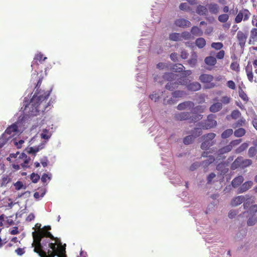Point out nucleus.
Instances as JSON below:
<instances>
[{"mask_svg": "<svg viewBox=\"0 0 257 257\" xmlns=\"http://www.w3.org/2000/svg\"><path fill=\"white\" fill-rule=\"evenodd\" d=\"M50 91H39L35 93L29 103L24 101V111L29 115H37L40 112H43L46 108V100L50 95Z\"/></svg>", "mask_w": 257, "mask_h": 257, "instance_id": "1", "label": "nucleus"}, {"mask_svg": "<svg viewBox=\"0 0 257 257\" xmlns=\"http://www.w3.org/2000/svg\"><path fill=\"white\" fill-rule=\"evenodd\" d=\"M33 229L34 231L32 232V236L33 238V242L32 244V246L34 247V252L39 254V256L45 257L46 255V253L40 251L39 247H41V241L44 237H49L50 238H54V236L47 230L51 229L50 226H45L44 228H41V224L40 223H36L35 227Z\"/></svg>", "mask_w": 257, "mask_h": 257, "instance_id": "2", "label": "nucleus"}, {"mask_svg": "<svg viewBox=\"0 0 257 257\" xmlns=\"http://www.w3.org/2000/svg\"><path fill=\"white\" fill-rule=\"evenodd\" d=\"M191 74V71L190 70H187L184 73L185 76H189ZM183 75V74H176L173 73L165 74L164 76V79H166L169 81L166 86V88L170 90H173L179 83L183 85L186 84L187 81L184 78V76L183 77V79H181Z\"/></svg>", "mask_w": 257, "mask_h": 257, "instance_id": "3", "label": "nucleus"}, {"mask_svg": "<svg viewBox=\"0 0 257 257\" xmlns=\"http://www.w3.org/2000/svg\"><path fill=\"white\" fill-rule=\"evenodd\" d=\"M21 123L20 122H17L7 128L5 133L0 138V148L2 147L12 138L18 135L21 133Z\"/></svg>", "mask_w": 257, "mask_h": 257, "instance_id": "4", "label": "nucleus"}, {"mask_svg": "<svg viewBox=\"0 0 257 257\" xmlns=\"http://www.w3.org/2000/svg\"><path fill=\"white\" fill-rule=\"evenodd\" d=\"M11 157H14L17 158V163L20 164V165L24 168L27 166L30 161V158L25 153H22L21 154L16 153L15 154H11Z\"/></svg>", "mask_w": 257, "mask_h": 257, "instance_id": "5", "label": "nucleus"}, {"mask_svg": "<svg viewBox=\"0 0 257 257\" xmlns=\"http://www.w3.org/2000/svg\"><path fill=\"white\" fill-rule=\"evenodd\" d=\"M251 14L249 11L245 9L240 10L235 18V22L236 23H240L242 20L247 21L250 17Z\"/></svg>", "mask_w": 257, "mask_h": 257, "instance_id": "6", "label": "nucleus"}, {"mask_svg": "<svg viewBox=\"0 0 257 257\" xmlns=\"http://www.w3.org/2000/svg\"><path fill=\"white\" fill-rule=\"evenodd\" d=\"M217 122L214 119V115L211 114L208 115L205 124L202 125V127L204 129H209L215 126Z\"/></svg>", "mask_w": 257, "mask_h": 257, "instance_id": "7", "label": "nucleus"}, {"mask_svg": "<svg viewBox=\"0 0 257 257\" xmlns=\"http://www.w3.org/2000/svg\"><path fill=\"white\" fill-rule=\"evenodd\" d=\"M45 144V143H41L40 145L38 146L31 147L30 148H27L25 151L28 154H32L35 155L36 153L39 152L40 150L44 148V146Z\"/></svg>", "mask_w": 257, "mask_h": 257, "instance_id": "8", "label": "nucleus"}, {"mask_svg": "<svg viewBox=\"0 0 257 257\" xmlns=\"http://www.w3.org/2000/svg\"><path fill=\"white\" fill-rule=\"evenodd\" d=\"M175 24L177 26L182 28L189 27L191 26V23L184 19H179L176 20Z\"/></svg>", "mask_w": 257, "mask_h": 257, "instance_id": "9", "label": "nucleus"}, {"mask_svg": "<svg viewBox=\"0 0 257 257\" xmlns=\"http://www.w3.org/2000/svg\"><path fill=\"white\" fill-rule=\"evenodd\" d=\"M194 105V103L191 101H186L183 103L179 104L177 108L179 110L187 109L191 110L193 108Z\"/></svg>", "mask_w": 257, "mask_h": 257, "instance_id": "10", "label": "nucleus"}, {"mask_svg": "<svg viewBox=\"0 0 257 257\" xmlns=\"http://www.w3.org/2000/svg\"><path fill=\"white\" fill-rule=\"evenodd\" d=\"M237 38L240 46L241 47L244 46L247 38V35L241 31H238L237 33Z\"/></svg>", "mask_w": 257, "mask_h": 257, "instance_id": "11", "label": "nucleus"}, {"mask_svg": "<svg viewBox=\"0 0 257 257\" xmlns=\"http://www.w3.org/2000/svg\"><path fill=\"white\" fill-rule=\"evenodd\" d=\"M52 129V128L50 127L43 129L41 134V138L47 141L48 140L52 134V132L51 131Z\"/></svg>", "mask_w": 257, "mask_h": 257, "instance_id": "12", "label": "nucleus"}, {"mask_svg": "<svg viewBox=\"0 0 257 257\" xmlns=\"http://www.w3.org/2000/svg\"><path fill=\"white\" fill-rule=\"evenodd\" d=\"M245 199L244 196H238L233 198L231 201V205L232 206H236L241 204Z\"/></svg>", "mask_w": 257, "mask_h": 257, "instance_id": "13", "label": "nucleus"}, {"mask_svg": "<svg viewBox=\"0 0 257 257\" xmlns=\"http://www.w3.org/2000/svg\"><path fill=\"white\" fill-rule=\"evenodd\" d=\"M256 41H257V29L253 28L250 32L249 43L250 44H253Z\"/></svg>", "mask_w": 257, "mask_h": 257, "instance_id": "14", "label": "nucleus"}, {"mask_svg": "<svg viewBox=\"0 0 257 257\" xmlns=\"http://www.w3.org/2000/svg\"><path fill=\"white\" fill-rule=\"evenodd\" d=\"M213 79V76L206 74H202L199 77V80L203 83H210Z\"/></svg>", "mask_w": 257, "mask_h": 257, "instance_id": "15", "label": "nucleus"}, {"mask_svg": "<svg viewBox=\"0 0 257 257\" xmlns=\"http://www.w3.org/2000/svg\"><path fill=\"white\" fill-rule=\"evenodd\" d=\"M222 107V103L220 102H216L213 104L210 107V111L212 112H216L219 111Z\"/></svg>", "mask_w": 257, "mask_h": 257, "instance_id": "16", "label": "nucleus"}, {"mask_svg": "<svg viewBox=\"0 0 257 257\" xmlns=\"http://www.w3.org/2000/svg\"><path fill=\"white\" fill-rule=\"evenodd\" d=\"M253 183L252 181H247L243 183L240 188V192H244L248 190L252 186Z\"/></svg>", "mask_w": 257, "mask_h": 257, "instance_id": "17", "label": "nucleus"}, {"mask_svg": "<svg viewBox=\"0 0 257 257\" xmlns=\"http://www.w3.org/2000/svg\"><path fill=\"white\" fill-rule=\"evenodd\" d=\"M209 12L212 14H216L219 11V6L216 4H210L208 5Z\"/></svg>", "mask_w": 257, "mask_h": 257, "instance_id": "18", "label": "nucleus"}, {"mask_svg": "<svg viewBox=\"0 0 257 257\" xmlns=\"http://www.w3.org/2000/svg\"><path fill=\"white\" fill-rule=\"evenodd\" d=\"M243 178L241 176L236 177L232 181V186L234 188L237 187L243 181Z\"/></svg>", "mask_w": 257, "mask_h": 257, "instance_id": "19", "label": "nucleus"}, {"mask_svg": "<svg viewBox=\"0 0 257 257\" xmlns=\"http://www.w3.org/2000/svg\"><path fill=\"white\" fill-rule=\"evenodd\" d=\"M196 11L199 15H205L207 13V9L204 6L199 5L197 6Z\"/></svg>", "mask_w": 257, "mask_h": 257, "instance_id": "20", "label": "nucleus"}, {"mask_svg": "<svg viewBox=\"0 0 257 257\" xmlns=\"http://www.w3.org/2000/svg\"><path fill=\"white\" fill-rule=\"evenodd\" d=\"M187 87L188 89L195 91L200 89L201 85L198 82H193L189 84Z\"/></svg>", "mask_w": 257, "mask_h": 257, "instance_id": "21", "label": "nucleus"}, {"mask_svg": "<svg viewBox=\"0 0 257 257\" xmlns=\"http://www.w3.org/2000/svg\"><path fill=\"white\" fill-rule=\"evenodd\" d=\"M25 140L23 139H20L17 140L16 138L13 139L11 142L18 149L22 148L23 144L25 143Z\"/></svg>", "mask_w": 257, "mask_h": 257, "instance_id": "22", "label": "nucleus"}, {"mask_svg": "<svg viewBox=\"0 0 257 257\" xmlns=\"http://www.w3.org/2000/svg\"><path fill=\"white\" fill-rule=\"evenodd\" d=\"M191 34L195 36H201L203 35V31L197 27H193L191 30Z\"/></svg>", "mask_w": 257, "mask_h": 257, "instance_id": "23", "label": "nucleus"}, {"mask_svg": "<svg viewBox=\"0 0 257 257\" xmlns=\"http://www.w3.org/2000/svg\"><path fill=\"white\" fill-rule=\"evenodd\" d=\"M245 71L247 78L250 82H252L253 75L252 72V68L251 66H247L245 68Z\"/></svg>", "mask_w": 257, "mask_h": 257, "instance_id": "24", "label": "nucleus"}, {"mask_svg": "<svg viewBox=\"0 0 257 257\" xmlns=\"http://www.w3.org/2000/svg\"><path fill=\"white\" fill-rule=\"evenodd\" d=\"M205 62L208 65L214 66L216 63V60L215 58L209 56L205 59Z\"/></svg>", "mask_w": 257, "mask_h": 257, "instance_id": "25", "label": "nucleus"}, {"mask_svg": "<svg viewBox=\"0 0 257 257\" xmlns=\"http://www.w3.org/2000/svg\"><path fill=\"white\" fill-rule=\"evenodd\" d=\"M169 39L174 41H182L181 34L178 33H173L169 35Z\"/></svg>", "mask_w": 257, "mask_h": 257, "instance_id": "26", "label": "nucleus"}, {"mask_svg": "<svg viewBox=\"0 0 257 257\" xmlns=\"http://www.w3.org/2000/svg\"><path fill=\"white\" fill-rule=\"evenodd\" d=\"M189 114L187 112H180L176 114V118L178 120H185L188 118Z\"/></svg>", "mask_w": 257, "mask_h": 257, "instance_id": "27", "label": "nucleus"}, {"mask_svg": "<svg viewBox=\"0 0 257 257\" xmlns=\"http://www.w3.org/2000/svg\"><path fill=\"white\" fill-rule=\"evenodd\" d=\"M196 45L199 48H203L206 45V41L203 38H199L196 40Z\"/></svg>", "mask_w": 257, "mask_h": 257, "instance_id": "28", "label": "nucleus"}, {"mask_svg": "<svg viewBox=\"0 0 257 257\" xmlns=\"http://www.w3.org/2000/svg\"><path fill=\"white\" fill-rule=\"evenodd\" d=\"M213 145V142H210L206 140H204V142L201 144V148L203 150H206Z\"/></svg>", "mask_w": 257, "mask_h": 257, "instance_id": "29", "label": "nucleus"}, {"mask_svg": "<svg viewBox=\"0 0 257 257\" xmlns=\"http://www.w3.org/2000/svg\"><path fill=\"white\" fill-rule=\"evenodd\" d=\"M242 158H237L234 162L232 163L231 165V168L232 169H235L237 168L239 166L241 167V162Z\"/></svg>", "mask_w": 257, "mask_h": 257, "instance_id": "30", "label": "nucleus"}, {"mask_svg": "<svg viewBox=\"0 0 257 257\" xmlns=\"http://www.w3.org/2000/svg\"><path fill=\"white\" fill-rule=\"evenodd\" d=\"M215 160L214 157L212 156H208V158L203 161V165L204 167H207L209 164L213 163Z\"/></svg>", "mask_w": 257, "mask_h": 257, "instance_id": "31", "label": "nucleus"}, {"mask_svg": "<svg viewBox=\"0 0 257 257\" xmlns=\"http://www.w3.org/2000/svg\"><path fill=\"white\" fill-rule=\"evenodd\" d=\"M245 133V131L243 128H239L234 132V135L236 137H241L243 136Z\"/></svg>", "mask_w": 257, "mask_h": 257, "instance_id": "32", "label": "nucleus"}, {"mask_svg": "<svg viewBox=\"0 0 257 257\" xmlns=\"http://www.w3.org/2000/svg\"><path fill=\"white\" fill-rule=\"evenodd\" d=\"M232 145H228L225 147L219 150V152L220 154H223L224 153L230 151L232 149Z\"/></svg>", "mask_w": 257, "mask_h": 257, "instance_id": "33", "label": "nucleus"}, {"mask_svg": "<svg viewBox=\"0 0 257 257\" xmlns=\"http://www.w3.org/2000/svg\"><path fill=\"white\" fill-rule=\"evenodd\" d=\"M233 133V130L232 129H227L223 132L221 135V137L223 139L228 138Z\"/></svg>", "mask_w": 257, "mask_h": 257, "instance_id": "34", "label": "nucleus"}, {"mask_svg": "<svg viewBox=\"0 0 257 257\" xmlns=\"http://www.w3.org/2000/svg\"><path fill=\"white\" fill-rule=\"evenodd\" d=\"M223 47V45L220 42H214L211 44V47L215 50H220Z\"/></svg>", "mask_w": 257, "mask_h": 257, "instance_id": "35", "label": "nucleus"}, {"mask_svg": "<svg viewBox=\"0 0 257 257\" xmlns=\"http://www.w3.org/2000/svg\"><path fill=\"white\" fill-rule=\"evenodd\" d=\"M51 174H44L41 177V181L43 183H46L47 181L51 180Z\"/></svg>", "mask_w": 257, "mask_h": 257, "instance_id": "36", "label": "nucleus"}, {"mask_svg": "<svg viewBox=\"0 0 257 257\" xmlns=\"http://www.w3.org/2000/svg\"><path fill=\"white\" fill-rule=\"evenodd\" d=\"M238 93L239 97L244 101H247L248 100L247 95L243 91L240 86L239 87Z\"/></svg>", "mask_w": 257, "mask_h": 257, "instance_id": "37", "label": "nucleus"}, {"mask_svg": "<svg viewBox=\"0 0 257 257\" xmlns=\"http://www.w3.org/2000/svg\"><path fill=\"white\" fill-rule=\"evenodd\" d=\"M181 40H189L191 39V35L189 32H184L181 34Z\"/></svg>", "mask_w": 257, "mask_h": 257, "instance_id": "38", "label": "nucleus"}, {"mask_svg": "<svg viewBox=\"0 0 257 257\" xmlns=\"http://www.w3.org/2000/svg\"><path fill=\"white\" fill-rule=\"evenodd\" d=\"M229 16L227 14H222L218 17V21L221 23H225L228 20Z\"/></svg>", "mask_w": 257, "mask_h": 257, "instance_id": "39", "label": "nucleus"}, {"mask_svg": "<svg viewBox=\"0 0 257 257\" xmlns=\"http://www.w3.org/2000/svg\"><path fill=\"white\" fill-rule=\"evenodd\" d=\"M14 186L15 187V189L17 190H20L22 189H25L26 187L24 186L23 183L21 181H17L16 183L14 184Z\"/></svg>", "mask_w": 257, "mask_h": 257, "instance_id": "40", "label": "nucleus"}, {"mask_svg": "<svg viewBox=\"0 0 257 257\" xmlns=\"http://www.w3.org/2000/svg\"><path fill=\"white\" fill-rule=\"evenodd\" d=\"M180 10L183 11H189L191 10V8L188 6L187 3H184L180 4L179 6Z\"/></svg>", "mask_w": 257, "mask_h": 257, "instance_id": "41", "label": "nucleus"}, {"mask_svg": "<svg viewBox=\"0 0 257 257\" xmlns=\"http://www.w3.org/2000/svg\"><path fill=\"white\" fill-rule=\"evenodd\" d=\"M185 95V93L182 91H176L173 92V97L174 98L182 97Z\"/></svg>", "mask_w": 257, "mask_h": 257, "instance_id": "42", "label": "nucleus"}, {"mask_svg": "<svg viewBox=\"0 0 257 257\" xmlns=\"http://www.w3.org/2000/svg\"><path fill=\"white\" fill-rule=\"evenodd\" d=\"M215 134L214 133H209L207 135L204 136V140H206L207 141L213 142L212 140L215 138Z\"/></svg>", "mask_w": 257, "mask_h": 257, "instance_id": "43", "label": "nucleus"}, {"mask_svg": "<svg viewBox=\"0 0 257 257\" xmlns=\"http://www.w3.org/2000/svg\"><path fill=\"white\" fill-rule=\"evenodd\" d=\"M241 167H247L251 164V161L250 160L246 159L243 160L242 159V161L241 162Z\"/></svg>", "mask_w": 257, "mask_h": 257, "instance_id": "44", "label": "nucleus"}, {"mask_svg": "<svg viewBox=\"0 0 257 257\" xmlns=\"http://www.w3.org/2000/svg\"><path fill=\"white\" fill-rule=\"evenodd\" d=\"M45 194V192L44 191H42L41 194L40 192H37L34 193V197L36 199H40L43 197Z\"/></svg>", "mask_w": 257, "mask_h": 257, "instance_id": "45", "label": "nucleus"}, {"mask_svg": "<svg viewBox=\"0 0 257 257\" xmlns=\"http://www.w3.org/2000/svg\"><path fill=\"white\" fill-rule=\"evenodd\" d=\"M34 59L41 62L42 60L45 61L47 59V57H44L43 58V54L41 53H39L36 55Z\"/></svg>", "mask_w": 257, "mask_h": 257, "instance_id": "46", "label": "nucleus"}, {"mask_svg": "<svg viewBox=\"0 0 257 257\" xmlns=\"http://www.w3.org/2000/svg\"><path fill=\"white\" fill-rule=\"evenodd\" d=\"M230 68L234 71L238 72L239 70V64L236 62H232L231 64Z\"/></svg>", "mask_w": 257, "mask_h": 257, "instance_id": "47", "label": "nucleus"}, {"mask_svg": "<svg viewBox=\"0 0 257 257\" xmlns=\"http://www.w3.org/2000/svg\"><path fill=\"white\" fill-rule=\"evenodd\" d=\"M256 153V149L255 147H250L248 150V155L250 157H253Z\"/></svg>", "mask_w": 257, "mask_h": 257, "instance_id": "48", "label": "nucleus"}, {"mask_svg": "<svg viewBox=\"0 0 257 257\" xmlns=\"http://www.w3.org/2000/svg\"><path fill=\"white\" fill-rule=\"evenodd\" d=\"M160 94L156 92H153L150 95V98L154 101H156L160 97Z\"/></svg>", "mask_w": 257, "mask_h": 257, "instance_id": "49", "label": "nucleus"}, {"mask_svg": "<svg viewBox=\"0 0 257 257\" xmlns=\"http://www.w3.org/2000/svg\"><path fill=\"white\" fill-rule=\"evenodd\" d=\"M248 146L247 143H243L236 150V152L237 153H240L241 152L245 150Z\"/></svg>", "mask_w": 257, "mask_h": 257, "instance_id": "50", "label": "nucleus"}, {"mask_svg": "<svg viewBox=\"0 0 257 257\" xmlns=\"http://www.w3.org/2000/svg\"><path fill=\"white\" fill-rule=\"evenodd\" d=\"M227 86L231 89L234 90L236 88V85L234 81L232 80H229L226 83Z\"/></svg>", "mask_w": 257, "mask_h": 257, "instance_id": "51", "label": "nucleus"}, {"mask_svg": "<svg viewBox=\"0 0 257 257\" xmlns=\"http://www.w3.org/2000/svg\"><path fill=\"white\" fill-rule=\"evenodd\" d=\"M193 140V136H188L184 138V143L186 145H188L190 144Z\"/></svg>", "mask_w": 257, "mask_h": 257, "instance_id": "52", "label": "nucleus"}, {"mask_svg": "<svg viewBox=\"0 0 257 257\" xmlns=\"http://www.w3.org/2000/svg\"><path fill=\"white\" fill-rule=\"evenodd\" d=\"M184 66L180 64H176L174 66L173 69L176 72H181L183 70Z\"/></svg>", "mask_w": 257, "mask_h": 257, "instance_id": "53", "label": "nucleus"}, {"mask_svg": "<svg viewBox=\"0 0 257 257\" xmlns=\"http://www.w3.org/2000/svg\"><path fill=\"white\" fill-rule=\"evenodd\" d=\"M39 179L40 176L38 174L33 173L31 175V179L34 183H37Z\"/></svg>", "mask_w": 257, "mask_h": 257, "instance_id": "54", "label": "nucleus"}, {"mask_svg": "<svg viewBox=\"0 0 257 257\" xmlns=\"http://www.w3.org/2000/svg\"><path fill=\"white\" fill-rule=\"evenodd\" d=\"M240 115V113L237 110H234L231 113V117L234 119L238 118L239 117Z\"/></svg>", "mask_w": 257, "mask_h": 257, "instance_id": "55", "label": "nucleus"}, {"mask_svg": "<svg viewBox=\"0 0 257 257\" xmlns=\"http://www.w3.org/2000/svg\"><path fill=\"white\" fill-rule=\"evenodd\" d=\"M221 101L223 103L226 104L230 102V98L227 96H223L221 98Z\"/></svg>", "mask_w": 257, "mask_h": 257, "instance_id": "56", "label": "nucleus"}, {"mask_svg": "<svg viewBox=\"0 0 257 257\" xmlns=\"http://www.w3.org/2000/svg\"><path fill=\"white\" fill-rule=\"evenodd\" d=\"M15 252L18 255H22L25 252V248H18L15 250Z\"/></svg>", "mask_w": 257, "mask_h": 257, "instance_id": "57", "label": "nucleus"}, {"mask_svg": "<svg viewBox=\"0 0 257 257\" xmlns=\"http://www.w3.org/2000/svg\"><path fill=\"white\" fill-rule=\"evenodd\" d=\"M225 52L223 50H220L216 54V58L218 59H222L224 56Z\"/></svg>", "mask_w": 257, "mask_h": 257, "instance_id": "58", "label": "nucleus"}, {"mask_svg": "<svg viewBox=\"0 0 257 257\" xmlns=\"http://www.w3.org/2000/svg\"><path fill=\"white\" fill-rule=\"evenodd\" d=\"M197 62V55L195 54L193 56L191 59L189 61V63L192 66H194Z\"/></svg>", "mask_w": 257, "mask_h": 257, "instance_id": "59", "label": "nucleus"}, {"mask_svg": "<svg viewBox=\"0 0 257 257\" xmlns=\"http://www.w3.org/2000/svg\"><path fill=\"white\" fill-rule=\"evenodd\" d=\"M256 222V220L253 218H250L247 221V225L248 226H252L253 225L255 222Z\"/></svg>", "mask_w": 257, "mask_h": 257, "instance_id": "60", "label": "nucleus"}, {"mask_svg": "<svg viewBox=\"0 0 257 257\" xmlns=\"http://www.w3.org/2000/svg\"><path fill=\"white\" fill-rule=\"evenodd\" d=\"M250 213L254 214L257 211V205H253L250 206L249 209Z\"/></svg>", "mask_w": 257, "mask_h": 257, "instance_id": "61", "label": "nucleus"}, {"mask_svg": "<svg viewBox=\"0 0 257 257\" xmlns=\"http://www.w3.org/2000/svg\"><path fill=\"white\" fill-rule=\"evenodd\" d=\"M35 216L34 213H30L26 218V220L27 221H31L35 219Z\"/></svg>", "mask_w": 257, "mask_h": 257, "instance_id": "62", "label": "nucleus"}, {"mask_svg": "<svg viewBox=\"0 0 257 257\" xmlns=\"http://www.w3.org/2000/svg\"><path fill=\"white\" fill-rule=\"evenodd\" d=\"M205 109V107L202 106H197L195 109V111H198V112H203L204 110Z\"/></svg>", "mask_w": 257, "mask_h": 257, "instance_id": "63", "label": "nucleus"}, {"mask_svg": "<svg viewBox=\"0 0 257 257\" xmlns=\"http://www.w3.org/2000/svg\"><path fill=\"white\" fill-rule=\"evenodd\" d=\"M236 215V213L234 210H231L228 213V217L230 218H234Z\"/></svg>", "mask_w": 257, "mask_h": 257, "instance_id": "64", "label": "nucleus"}]
</instances>
